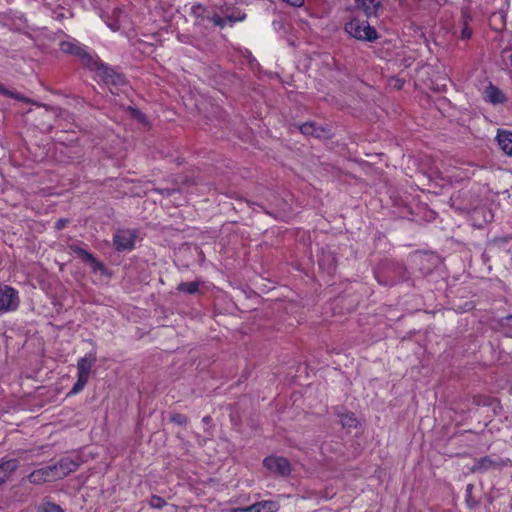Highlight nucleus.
I'll return each mask as SVG.
<instances>
[{"label": "nucleus", "mask_w": 512, "mask_h": 512, "mask_svg": "<svg viewBox=\"0 0 512 512\" xmlns=\"http://www.w3.org/2000/svg\"><path fill=\"white\" fill-rule=\"evenodd\" d=\"M96 362V356L95 354L89 353L85 355L84 357L80 358L77 362V381L68 393V395H75L81 392L84 387L86 386L91 368L93 364Z\"/></svg>", "instance_id": "f257e3e1"}, {"label": "nucleus", "mask_w": 512, "mask_h": 512, "mask_svg": "<svg viewBox=\"0 0 512 512\" xmlns=\"http://www.w3.org/2000/svg\"><path fill=\"white\" fill-rule=\"evenodd\" d=\"M345 31L358 40L373 41L377 39L376 30L371 27L366 21L359 19H352L345 25Z\"/></svg>", "instance_id": "f03ea898"}, {"label": "nucleus", "mask_w": 512, "mask_h": 512, "mask_svg": "<svg viewBox=\"0 0 512 512\" xmlns=\"http://www.w3.org/2000/svg\"><path fill=\"white\" fill-rule=\"evenodd\" d=\"M20 303L17 290L0 284V313L15 311Z\"/></svg>", "instance_id": "7ed1b4c3"}, {"label": "nucleus", "mask_w": 512, "mask_h": 512, "mask_svg": "<svg viewBox=\"0 0 512 512\" xmlns=\"http://www.w3.org/2000/svg\"><path fill=\"white\" fill-rule=\"evenodd\" d=\"M57 479H62L76 471L80 466L78 458L64 457L58 463L51 465Z\"/></svg>", "instance_id": "20e7f679"}, {"label": "nucleus", "mask_w": 512, "mask_h": 512, "mask_svg": "<svg viewBox=\"0 0 512 512\" xmlns=\"http://www.w3.org/2000/svg\"><path fill=\"white\" fill-rule=\"evenodd\" d=\"M263 465L272 473L280 476H286L290 473V464L283 457H267L264 459Z\"/></svg>", "instance_id": "39448f33"}, {"label": "nucleus", "mask_w": 512, "mask_h": 512, "mask_svg": "<svg viewBox=\"0 0 512 512\" xmlns=\"http://www.w3.org/2000/svg\"><path fill=\"white\" fill-rule=\"evenodd\" d=\"M136 235L132 230H118L114 235V245L117 251L130 250L134 247Z\"/></svg>", "instance_id": "423d86ee"}, {"label": "nucleus", "mask_w": 512, "mask_h": 512, "mask_svg": "<svg viewBox=\"0 0 512 512\" xmlns=\"http://www.w3.org/2000/svg\"><path fill=\"white\" fill-rule=\"evenodd\" d=\"M27 480L36 485H41L47 482L58 480L54 474L52 466H45L40 469L34 470L27 476Z\"/></svg>", "instance_id": "0eeeda50"}, {"label": "nucleus", "mask_w": 512, "mask_h": 512, "mask_svg": "<svg viewBox=\"0 0 512 512\" xmlns=\"http://www.w3.org/2000/svg\"><path fill=\"white\" fill-rule=\"evenodd\" d=\"M97 75L107 84L113 86H119L124 84L125 80L123 76L119 73H116L112 68L100 64L96 68Z\"/></svg>", "instance_id": "6e6552de"}, {"label": "nucleus", "mask_w": 512, "mask_h": 512, "mask_svg": "<svg viewBox=\"0 0 512 512\" xmlns=\"http://www.w3.org/2000/svg\"><path fill=\"white\" fill-rule=\"evenodd\" d=\"M60 50L66 54L79 57L85 64L91 61V56L75 40L62 41Z\"/></svg>", "instance_id": "1a4fd4ad"}, {"label": "nucleus", "mask_w": 512, "mask_h": 512, "mask_svg": "<svg viewBox=\"0 0 512 512\" xmlns=\"http://www.w3.org/2000/svg\"><path fill=\"white\" fill-rule=\"evenodd\" d=\"M492 219V211L485 206L477 207L470 212V221L477 228H482L485 224L491 222Z\"/></svg>", "instance_id": "9d476101"}, {"label": "nucleus", "mask_w": 512, "mask_h": 512, "mask_svg": "<svg viewBox=\"0 0 512 512\" xmlns=\"http://www.w3.org/2000/svg\"><path fill=\"white\" fill-rule=\"evenodd\" d=\"M506 461L500 458L492 459L489 456H485L476 461L472 467V472H486L491 469H500L506 466Z\"/></svg>", "instance_id": "9b49d317"}, {"label": "nucleus", "mask_w": 512, "mask_h": 512, "mask_svg": "<svg viewBox=\"0 0 512 512\" xmlns=\"http://www.w3.org/2000/svg\"><path fill=\"white\" fill-rule=\"evenodd\" d=\"M485 101L496 105L506 101L504 93L496 86L489 84L484 90Z\"/></svg>", "instance_id": "f8f14e48"}, {"label": "nucleus", "mask_w": 512, "mask_h": 512, "mask_svg": "<svg viewBox=\"0 0 512 512\" xmlns=\"http://www.w3.org/2000/svg\"><path fill=\"white\" fill-rule=\"evenodd\" d=\"M497 142L499 148L507 155H512V132L506 130H498Z\"/></svg>", "instance_id": "ddd939ff"}, {"label": "nucleus", "mask_w": 512, "mask_h": 512, "mask_svg": "<svg viewBox=\"0 0 512 512\" xmlns=\"http://www.w3.org/2000/svg\"><path fill=\"white\" fill-rule=\"evenodd\" d=\"M18 466L19 461L17 459H9L0 463V485L9 479Z\"/></svg>", "instance_id": "4468645a"}, {"label": "nucleus", "mask_w": 512, "mask_h": 512, "mask_svg": "<svg viewBox=\"0 0 512 512\" xmlns=\"http://www.w3.org/2000/svg\"><path fill=\"white\" fill-rule=\"evenodd\" d=\"M319 266L326 270L328 273H331L334 271L336 267V259L334 255L331 252H325L322 251L319 259H318Z\"/></svg>", "instance_id": "2eb2a0df"}, {"label": "nucleus", "mask_w": 512, "mask_h": 512, "mask_svg": "<svg viewBox=\"0 0 512 512\" xmlns=\"http://www.w3.org/2000/svg\"><path fill=\"white\" fill-rule=\"evenodd\" d=\"M358 8H361L367 15L374 14L381 4V0H356Z\"/></svg>", "instance_id": "dca6fc26"}, {"label": "nucleus", "mask_w": 512, "mask_h": 512, "mask_svg": "<svg viewBox=\"0 0 512 512\" xmlns=\"http://www.w3.org/2000/svg\"><path fill=\"white\" fill-rule=\"evenodd\" d=\"M299 130L304 135H311L317 138L321 137L324 130L322 128L316 127L313 123L307 122L299 126Z\"/></svg>", "instance_id": "f3484780"}, {"label": "nucleus", "mask_w": 512, "mask_h": 512, "mask_svg": "<svg viewBox=\"0 0 512 512\" xmlns=\"http://www.w3.org/2000/svg\"><path fill=\"white\" fill-rule=\"evenodd\" d=\"M256 512H276L278 504L271 500L261 501L254 504Z\"/></svg>", "instance_id": "a211bd4d"}, {"label": "nucleus", "mask_w": 512, "mask_h": 512, "mask_svg": "<svg viewBox=\"0 0 512 512\" xmlns=\"http://www.w3.org/2000/svg\"><path fill=\"white\" fill-rule=\"evenodd\" d=\"M177 290L179 292L187 293V294H194L199 290V282L192 281V282H182L178 284Z\"/></svg>", "instance_id": "6ab92c4d"}, {"label": "nucleus", "mask_w": 512, "mask_h": 512, "mask_svg": "<svg viewBox=\"0 0 512 512\" xmlns=\"http://www.w3.org/2000/svg\"><path fill=\"white\" fill-rule=\"evenodd\" d=\"M474 486L473 484H468L466 486V494H465V502L469 509H474L479 505V500L474 498L472 492H473Z\"/></svg>", "instance_id": "aec40b11"}, {"label": "nucleus", "mask_w": 512, "mask_h": 512, "mask_svg": "<svg viewBox=\"0 0 512 512\" xmlns=\"http://www.w3.org/2000/svg\"><path fill=\"white\" fill-rule=\"evenodd\" d=\"M38 512H64V510L58 504L47 501L39 507Z\"/></svg>", "instance_id": "412c9836"}, {"label": "nucleus", "mask_w": 512, "mask_h": 512, "mask_svg": "<svg viewBox=\"0 0 512 512\" xmlns=\"http://www.w3.org/2000/svg\"><path fill=\"white\" fill-rule=\"evenodd\" d=\"M191 12L197 19H204L208 16L206 15V8L201 4L193 5L191 8Z\"/></svg>", "instance_id": "4be33fe9"}, {"label": "nucleus", "mask_w": 512, "mask_h": 512, "mask_svg": "<svg viewBox=\"0 0 512 512\" xmlns=\"http://www.w3.org/2000/svg\"><path fill=\"white\" fill-rule=\"evenodd\" d=\"M341 424L343 427H355L357 424V420L353 414H345L341 417Z\"/></svg>", "instance_id": "5701e85b"}, {"label": "nucleus", "mask_w": 512, "mask_h": 512, "mask_svg": "<svg viewBox=\"0 0 512 512\" xmlns=\"http://www.w3.org/2000/svg\"><path fill=\"white\" fill-rule=\"evenodd\" d=\"M166 505V501L160 496H152L150 499V506L153 508L161 509Z\"/></svg>", "instance_id": "b1692460"}, {"label": "nucleus", "mask_w": 512, "mask_h": 512, "mask_svg": "<svg viewBox=\"0 0 512 512\" xmlns=\"http://www.w3.org/2000/svg\"><path fill=\"white\" fill-rule=\"evenodd\" d=\"M0 93L5 96L20 100V101L30 102V100L27 99L26 97L22 96L21 94L10 91V90L6 89L5 87H4V91H0Z\"/></svg>", "instance_id": "393cba45"}, {"label": "nucleus", "mask_w": 512, "mask_h": 512, "mask_svg": "<svg viewBox=\"0 0 512 512\" xmlns=\"http://www.w3.org/2000/svg\"><path fill=\"white\" fill-rule=\"evenodd\" d=\"M171 422L177 425H185L188 422V418L184 414L175 413L170 418Z\"/></svg>", "instance_id": "a878e982"}, {"label": "nucleus", "mask_w": 512, "mask_h": 512, "mask_svg": "<svg viewBox=\"0 0 512 512\" xmlns=\"http://www.w3.org/2000/svg\"><path fill=\"white\" fill-rule=\"evenodd\" d=\"M207 18L209 20H211L214 23V25H216V26H219V27L225 26V20L217 14H214L212 16H207Z\"/></svg>", "instance_id": "bb28decb"}, {"label": "nucleus", "mask_w": 512, "mask_h": 512, "mask_svg": "<svg viewBox=\"0 0 512 512\" xmlns=\"http://www.w3.org/2000/svg\"><path fill=\"white\" fill-rule=\"evenodd\" d=\"M90 264H91L92 269H93L94 272L104 270L103 263L98 261L96 258L94 259V262H91Z\"/></svg>", "instance_id": "cd10ccee"}, {"label": "nucleus", "mask_w": 512, "mask_h": 512, "mask_svg": "<svg viewBox=\"0 0 512 512\" xmlns=\"http://www.w3.org/2000/svg\"><path fill=\"white\" fill-rule=\"evenodd\" d=\"M132 114L140 122H145L146 121V116L143 113H141L139 110L132 109Z\"/></svg>", "instance_id": "c85d7f7f"}, {"label": "nucleus", "mask_w": 512, "mask_h": 512, "mask_svg": "<svg viewBox=\"0 0 512 512\" xmlns=\"http://www.w3.org/2000/svg\"><path fill=\"white\" fill-rule=\"evenodd\" d=\"M80 257L84 261L89 262V263L94 262V259H95V257L91 253L87 252L86 250L82 253V255H80Z\"/></svg>", "instance_id": "c756f323"}, {"label": "nucleus", "mask_w": 512, "mask_h": 512, "mask_svg": "<svg viewBox=\"0 0 512 512\" xmlns=\"http://www.w3.org/2000/svg\"><path fill=\"white\" fill-rule=\"evenodd\" d=\"M80 257L84 261L89 262V263L94 262V259H95V257L91 253L87 252L86 250L82 253V255H80Z\"/></svg>", "instance_id": "7c9ffc66"}, {"label": "nucleus", "mask_w": 512, "mask_h": 512, "mask_svg": "<svg viewBox=\"0 0 512 512\" xmlns=\"http://www.w3.org/2000/svg\"><path fill=\"white\" fill-rule=\"evenodd\" d=\"M283 2H286L287 4L294 6V7H300L304 4V0H282Z\"/></svg>", "instance_id": "2f4dec72"}, {"label": "nucleus", "mask_w": 512, "mask_h": 512, "mask_svg": "<svg viewBox=\"0 0 512 512\" xmlns=\"http://www.w3.org/2000/svg\"><path fill=\"white\" fill-rule=\"evenodd\" d=\"M67 224V220L66 219H59L56 223H55V228L57 230H61L63 229Z\"/></svg>", "instance_id": "473e14b6"}, {"label": "nucleus", "mask_w": 512, "mask_h": 512, "mask_svg": "<svg viewBox=\"0 0 512 512\" xmlns=\"http://www.w3.org/2000/svg\"><path fill=\"white\" fill-rule=\"evenodd\" d=\"M398 269L400 270V275H399V280H407L408 279V276H407V271L404 267L402 266H398Z\"/></svg>", "instance_id": "72a5a7b5"}, {"label": "nucleus", "mask_w": 512, "mask_h": 512, "mask_svg": "<svg viewBox=\"0 0 512 512\" xmlns=\"http://www.w3.org/2000/svg\"><path fill=\"white\" fill-rule=\"evenodd\" d=\"M70 249L79 256L82 255V253L85 251L84 249L77 245H71Z\"/></svg>", "instance_id": "f704fd0d"}, {"label": "nucleus", "mask_w": 512, "mask_h": 512, "mask_svg": "<svg viewBox=\"0 0 512 512\" xmlns=\"http://www.w3.org/2000/svg\"><path fill=\"white\" fill-rule=\"evenodd\" d=\"M471 30H469L467 27H465L463 30H462V38L463 39H469L471 37Z\"/></svg>", "instance_id": "c9c22d12"}, {"label": "nucleus", "mask_w": 512, "mask_h": 512, "mask_svg": "<svg viewBox=\"0 0 512 512\" xmlns=\"http://www.w3.org/2000/svg\"><path fill=\"white\" fill-rule=\"evenodd\" d=\"M240 509L242 512H256L254 504Z\"/></svg>", "instance_id": "e433bc0d"}, {"label": "nucleus", "mask_w": 512, "mask_h": 512, "mask_svg": "<svg viewBox=\"0 0 512 512\" xmlns=\"http://www.w3.org/2000/svg\"><path fill=\"white\" fill-rule=\"evenodd\" d=\"M210 421H211V417L210 416H205L203 418V422L206 423V424L209 423Z\"/></svg>", "instance_id": "4c0bfd02"}, {"label": "nucleus", "mask_w": 512, "mask_h": 512, "mask_svg": "<svg viewBox=\"0 0 512 512\" xmlns=\"http://www.w3.org/2000/svg\"><path fill=\"white\" fill-rule=\"evenodd\" d=\"M111 29L116 31L119 29V26L118 25H110Z\"/></svg>", "instance_id": "58836bf2"}, {"label": "nucleus", "mask_w": 512, "mask_h": 512, "mask_svg": "<svg viewBox=\"0 0 512 512\" xmlns=\"http://www.w3.org/2000/svg\"><path fill=\"white\" fill-rule=\"evenodd\" d=\"M229 512H242L240 508L231 509Z\"/></svg>", "instance_id": "ea45409f"}, {"label": "nucleus", "mask_w": 512, "mask_h": 512, "mask_svg": "<svg viewBox=\"0 0 512 512\" xmlns=\"http://www.w3.org/2000/svg\"><path fill=\"white\" fill-rule=\"evenodd\" d=\"M0 91H4V86L0 84Z\"/></svg>", "instance_id": "a19ab883"}, {"label": "nucleus", "mask_w": 512, "mask_h": 512, "mask_svg": "<svg viewBox=\"0 0 512 512\" xmlns=\"http://www.w3.org/2000/svg\"><path fill=\"white\" fill-rule=\"evenodd\" d=\"M510 62L512 64V54L509 56Z\"/></svg>", "instance_id": "79ce46f5"}]
</instances>
